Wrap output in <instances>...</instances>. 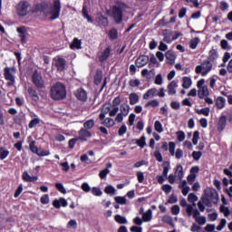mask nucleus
Returning <instances> with one entry per match:
<instances>
[{
  "label": "nucleus",
  "instance_id": "obj_1",
  "mask_svg": "<svg viewBox=\"0 0 232 232\" xmlns=\"http://www.w3.org/2000/svg\"><path fill=\"white\" fill-rule=\"evenodd\" d=\"M40 8L46 17L50 15L49 19L55 21L61 15V0H53V4H41Z\"/></svg>",
  "mask_w": 232,
  "mask_h": 232
},
{
  "label": "nucleus",
  "instance_id": "obj_2",
  "mask_svg": "<svg viewBox=\"0 0 232 232\" xmlns=\"http://www.w3.org/2000/svg\"><path fill=\"white\" fill-rule=\"evenodd\" d=\"M51 97L53 101H62L66 98V86L61 82H56L51 87Z\"/></svg>",
  "mask_w": 232,
  "mask_h": 232
},
{
  "label": "nucleus",
  "instance_id": "obj_3",
  "mask_svg": "<svg viewBox=\"0 0 232 232\" xmlns=\"http://www.w3.org/2000/svg\"><path fill=\"white\" fill-rule=\"evenodd\" d=\"M202 200L207 208H212L213 204H218V192L216 189H211L202 198Z\"/></svg>",
  "mask_w": 232,
  "mask_h": 232
},
{
  "label": "nucleus",
  "instance_id": "obj_4",
  "mask_svg": "<svg viewBox=\"0 0 232 232\" xmlns=\"http://www.w3.org/2000/svg\"><path fill=\"white\" fill-rule=\"evenodd\" d=\"M126 10V5L120 4L112 7V17L116 24H121L122 23V14Z\"/></svg>",
  "mask_w": 232,
  "mask_h": 232
},
{
  "label": "nucleus",
  "instance_id": "obj_5",
  "mask_svg": "<svg viewBox=\"0 0 232 232\" xmlns=\"http://www.w3.org/2000/svg\"><path fill=\"white\" fill-rule=\"evenodd\" d=\"M211 70H213V63L207 60L196 67V73H201L202 77H206Z\"/></svg>",
  "mask_w": 232,
  "mask_h": 232
},
{
  "label": "nucleus",
  "instance_id": "obj_6",
  "mask_svg": "<svg viewBox=\"0 0 232 232\" xmlns=\"http://www.w3.org/2000/svg\"><path fill=\"white\" fill-rule=\"evenodd\" d=\"M31 5L30 3L26 1H21L18 5H16V14L20 17H24L30 14Z\"/></svg>",
  "mask_w": 232,
  "mask_h": 232
},
{
  "label": "nucleus",
  "instance_id": "obj_7",
  "mask_svg": "<svg viewBox=\"0 0 232 232\" xmlns=\"http://www.w3.org/2000/svg\"><path fill=\"white\" fill-rule=\"evenodd\" d=\"M16 71L15 67H5L4 69V77L5 81H9L7 86H15V76L12 75L11 72H15Z\"/></svg>",
  "mask_w": 232,
  "mask_h": 232
},
{
  "label": "nucleus",
  "instance_id": "obj_8",
  "mask_svg": "<svg viewBox=\"0 0 232 232\" xmlns=\"http://www.w3.org/2000/svg\"><path fill=\"white\" fill-rule=\"evenodd\" d=\"M32 81L37 90H43L44 88V80H43V75L38 71H34L33 73Z\"/></svg>",
  "mask_w": 232,
  "mask_h": 232
},
{
  "label": "nucleus",
  "instance_id": "obj_9",
  "mask_svg": "<svg viewBox=\"0 0 232 232\" xmlns=\"http://www.w3.org/2000/svg\"><path fill=\"white\" fill-rule=\"evenodd\" d=\"M121 104V96H117L113 99L112 104H111V117H115L119 113V105Z\"/></svg>",
  "mask_w": 232,
  "mask_h": 232
},
{
  "label": "nucleus",
  "instance_id": "obj_10",
  "mask_svg": "<svg viewBox=\"0 0 232 232\" xmlns=\"http://www.w3.org/2000/svg\"><path fill=\"white\" fill-rule=\"evenodd\" d=\"M191 217H193L199 226H204L207 222L206 217L200 216V211L197 208L192 211Z\"/></svg>",
  "mask_w": 232,
  "mask_h": 232
},
{
  "label": "nucleus",
  "instance_id": "obj_11",
  "mask_svg": "<svg viewBox=\"0 0 232 232\" xmlns=\"http://www.w3.org/2000/svg\"><path fill=\"white\" fill-rule=\"evenodd\" d=\"M111 103H105L102 106V109L99 115L100 121H104V119L106 118V115H108V113H109L110 117H111Z\"/></svg>",
  "mask_w": 232,
  "mask_h": 232
},
{
  "label": "nucleus",
  "instance_id": "obj_12",
  "mask_svg": "<svg viewBox=\"0 0 232 232\" xmlns=\"http://www.w3.org/2000/svg\"><path fill=\"white\" fill-rule=\"evenodd\" d=\"M162 35L164 43H167V44H171V43H173V31L165 29L162 31Z\"/></svg>",
  "mask_w": 232,
  "mask_h": 232
},
{
  "label": "nucleus",
  "instance_id": "obj_13",
  "mask_svg": "<svg viewBox=\"0 0 232 232\" xmlns=\"http://www.w3.org/2000/svg\"><path fill=\"white\" fill-rule=\"evenodd\" d=\"M74 94L79 101H82V102H86V101H88V92L82 88L78 89Z\"/></svg>",
  "mask_w": 232,
  "mask_h": 232
},
{
  "label": "nucleus",
  "instance_id": "obj_14",
  "mask_svg": "<svg viewBox=\"0 0 232 232\" xmlns=\"http://www.w3.org/2000/svg\"><path fill=\"white\" fill-rule=\"evenodd\" d=\"M16 32L19 34V37L21 39L22 44H26L27 37H28V33L26 32V28H24V26L18 27L16 29Z\"/></svg>",
  "mask_w": 232,
  "mask_h": 232
},
{
  "label": "nucleus",
  "instance_id": "obj_15",
  "mask_svg": "<svg viewBox=\"0 0 232 232\" xmlns=\"http://www.w3.org/2000/svg\"><path fill=\"white\" fill-rule=\"evenodd\" d=\"M110 53H111V45H108L99 55V60L101 63H104V61L108 60L110 57Z\"/></svg>",
  "mask_w": 232,
  "mask_h": 232
},
{
  "label": "nucleus",
  "instance_id": "obj_16",
  "mask_svg": "<svg viewBox=\"0 0 232 232\" xmlns=\"http://www.w3.org/2000/svg\"><path fill=\"white\" fill-rule=\"evenodd\" d=\"M136 66L137 68H142V66H146L148 63H150V57L147 55H140L136 59Z\"/></svg>",
  "mask_w": 232,
  "mask_h": 232
},
{
  "label": "nucleus",
  "instance_id": "obj_17",
  "mask_svg": "<svg viewBox=\"0 0 232 232\" xmlns=\"http://www.w3.org/2000/svg\"><path fill=\"white\" fill-rule=\"evenodd\" d=\"M54 65L60 72H63L66 68V60L64 58H62L61 56H58L54 60Z\"/></svg>",
  "mask_w": 232,
  "mask_h": 232
},
{
  "label": "nucleus",
  "instance_id": "obj_18",
  "mask_svg": "<svg viewBox=\"0 0 232 232\" xmlns=\"http://www.w3.org/2000/svg\"><path fill=\"white\" fill-rule=\"evenodd\" d=\"M180 206L182 208H186V213L188 217H191V215H193V211L195 210L193 208V205L188 204V201H186V198H183L180 200Z\"/></svg>",
  "mask_w": 232,
  "mask_h": 232
},
{
  "label": "nucleus",
  "instance_id": "obj_19",
  "mask_svg": "<svg viewBox=\"0 0 232 232\" xmlns=\"http://www.w3.org/2000/svg\"><path fill=\"white\" fill-rule=\"evenodd\" d=\"M80 140H88L92 137V132L86 129H81L78 132Z\"/></svg>",
  "mask_w": 232,
  "mask_h": 232
},
{
  "label": "nucleus",
  "instance_id": "obj_20",
  "mask_svg": "<svg viewBox=\"0 0 232 232\" xmlns=\"http://www.w3.org/2000/svg\"><path fill=\"white\" fill-rule=\"evenodd\" d=\"M227 122V119L226 115H222L219 118L218 122V130L224 131Z\"/></svg>",
  "mask_w": 232,
  "mask_h": 232
},
{
  "label": "nucleus",
  "instance_id": "obj_21",
  "mask_svg": "<svg viewBox=\"0 0 232 232\" xmlns=\"http://www.w3.org/2000/svg\"><path fill=\"white\" fill-rule=\"evenodd\" d=\"M179 87V84H177V82L172 81L168 85V93L169 95H175L177 93V88Z\"/></svg>",
  "mask_w": 232,
  "mask_h": 232
},
{
  "label": "nucleus",
  "instance_id": "obj_22",
  "mask_svg": "<svg viewBox=\"0 0 232 232\" xmlns=\"http://www.w3.org/2000/svg\"><path fill=\"white\" fill-rule=\"evenodd\" d=\"M216 107L218 110H224V108H226V98L218 96L216 99Z\"/></svg>",
  "mask_w": 232,
  "mask_h": 232
},
{
  "label": "nucleus",
  "instance_id": "obj_23",
  "mask_svg": "<svg viewBox=\"0 0 232 232\" xmlns=\"http://www.w3.org/2000/svg\"><path fill=\"white\" fill-rule=\"evenodd\" d=\"M27 92L29 93L30 97H32L33 101L35 102L39 101V94H37V91L34 87H28Z\"/></svg>",
  "mask_w": 232,
  "mask_h": 232
},
{
  "label": "nucleus",
  "instance_id": "obj_24",
  "mask_svg": "<svg viewBox=\"0 0 232 232\" xmlns=\"http://www.w3.org/2000/svg\"><path fill=\"white\" fill-rule=\"evenodd\" d=\"M157 95V88H152L147 91V93L143 95V99L148 101V99H151L156 97Z\"/></svg>",
  "mask_w": 232,
  "mask_h": 232
},
{
  "label": "nucleus",
  "instance_id": "obj_25",
  "mask_svg": "<svg viewBox=\"0 0 232 232\" xmlns=\"http://www.w3.org/2000/svg\"><path fill=\"white\" fill-rule=\"evenodd\" d=\"M153 219V211L151 209H148L145 213H143L142 220L143 222H151Z\"/></svg>",
  "mask_w": 232,
  "mask_h": 232
},
{
  "label": "nucleus",
  "instance_id": "obj_26",
  "mask_svg": "<svg viewBox=\"0 0 232 232\" xmlns=\"http://www.w3.org/2000/svg\"><path fill=\"white\" fill-rule=\"evenodd\" d=\"M209 95V90L208 86L204 85L200 89H198V97L199 99H204V97H208Z\"/></svg>",
  "mask_w": 232,
  "mask_h": 232
},
{
  "label": "nucleus",
  "instance_id": "obj_27",
  "mask_svg": "<svg viewBox=\"0 0 232 232\" xmlns=\"http://www.w3.org/2000/svg\"><path fill=\"white\" fill-rule=\"evenodd\" d=\"M165 58L167 59L169 64H175V54L173 53V51H168L165 53Z\"/></svg>",
  "mask_w": 232,
  "mask_h": 232
},
{
  "label": "nucleus",
  "instance_id": "obj_28",
  "mask_svg": "<svg viewBox=\"0 0 232 232\" xmlns=\"http://www.w3.org/2000/svg\"><path fill=\"white\" fill-rule=\"evenodd\" d=\"M129 101L130 106H135L139 102V94L135 92H131L129 96Z\"/></svg>",
  "mask_w": 232,
  "mask_h": 232
},
{
  "label": "nucleus",
  "instance_id": "obj_29",
  "mask_svg": "<svg viewBox=\"0 0 232 232\" xmlns=\"http://www.w3.org/2000/svg\"><path fill=\"white\" fill-rule=\"evenodd\" d=\"M120 113L124 115V117H128V115L130 114V106L128 105V103H122L120 106Z\"/></svg>",
  "mask_w": 232,
  "mask_h": 232
},
{
  "label": "nucleus",
  "instance_id": "obj_30",
  "mask_svg": "<svg viewBox=\"0 0 232 232\" xmlns=\"http://www.w3.org/2000/svg\"><path fill=\"white\" fill-rule=\"evenodd\" d=\"M22 179L24 182H35L37 180V177H32L26 171L22 174Z\"/></svg>",
  "mask_w": 232,
  "mask_h": 232
},
{
  "label": "nucleus",
  "instance_id": "obj_31",
  "mask_svg": "<svg viewBox=\"0 0 232 232\" xmlns=\"http://www.w3.org/2000/svg\"><path fill=\"white\" fill-rule=\"evenodd\" d=\"M182 81H183L182 88H184L185 90H189V88H191V84H193L191 78L185 76L183 77Z\"/></svg>",
  "mask_w": 232,
  "mask_h": 232
},
{
  "label": "nucleus",
  "instance_id": "obj_32",
  "mask_svg": "<svg viewBox=\"0 0 232 232\" xmlns=\"http://www.w3.org/2000/svg\"><path fill=\"white\" fill-rule=\"evenodd\" d=\"M175 175L178 177L179 180H182V179H184V169L182 168V165L177 166Z\"/></svg>",
  "mask_w": 232,
  "mask_h": 232
},
{
  "label": "nucleus",
  "instance_id": "obj_33",
  "mask_svg": "<svg viewBox=\"0 0 232 232\" xmlns=\"http://www.w3.org/2000/svg\"><path fill=\"white\" fill-rule=\"evenodd\" d=\"M169 169H171V165L169 161H163V172L162 175L165 177V179L168 178V173L169 172Z\"/></svg>",
  "mask_w": 232,
  "mask_h": 232
},
{
  "label": "nucleus",
  "instance_id": "obj_34",
  "mask_svg": "<svg viewBox=\"0 0 232 232\" xmlns=\"http://www.w3.org/2000/svg\"><path fill=\"white\" fill-rule=\"evenodd\" d=\"M82 44V42H81V40H79L78 38H74L72 43L71 44V49L73 50L74 48H76V50H81Z\"/></svg>",
  "mask_w": 232,
  "mask_h": 232
},
{
  "label": "nucleus",
  "instance_id": "obj_35",
  "mask_svg": "<svg viewBox=\"0 0 232 232\" xmlns=\"http://www.w3.org/2000/svg\"><path fill=\"white\" fill-rule=\"evenodd\" d=\"M101 82H102V72L101 70H97L96 74L94 75V83L99 86Z\"/></svg>",
  "mask_w": 232,
  "mask_h": 232
},
{
  "label": "nucleus",
  "instance_id": "obj_36",
  "mask_svg": "<svg viewBox=\"0 0 232 232\" xmlns=\"http://www.w3.org/2000/svg\"><path fill=\"white\" fill-rule=\"evenodd\" d=\"M82 14V17H84V19H87L88 23H93V19H92V16L90 14H88V7H86V5H83Z\"/></svg>",
  "mask_w": 232,
  "mask_h": 232
},
{
  "label": "nucleus",
  "instance_id": "obj_37",
  "mask_svg": "<svg viewBox=\"0 0 232 232\" xmlns=\"http://www.w3.org/2000/svg\"><path fill=\"white\" fill-rule=\"evenodd\" d=\"M217 59H218V52H217L216 49H211L209 51V56H208V61L213 62V61H217Z\"/></svg>",
  "mask_w": 232,
  "mask_h": 232
},
{
  "label": "nucleus",
  "instance_id": "obj_38",
  "mask_svg": "<svg viewBox=\"0 0 232 232\" xmlns=\"http://www.w3.org/2000/svg\"><path fill=\"white\" fill-rule=\"evenodd\" d=\"M102 124H103V126H106V128H113V125L115 124V121L113 120V118H106Z\"/></svg>",
  "mask_w": 232,
  "mask_h": 232
},
{
  "label": "nucleus",
  "instance_id": "obj_39",
  "mask_svg": "<svg viewBox=\"0 0 232 232\" xmlns=\"http://www.w3.org/2000/svg\"><path fill=\"white\" fill-rule=\"evenodd\" d=\"M196 111L198 115H205V117H209V112L211 111V109H209V107H206L200 110H197Z\"/></svg>",
  "mask_w": 232,
  "mask_h": 232
},
{
  "label": "nucleus",
  "instance_id": "obj_40",
  "mask_svg": "<svg viewBox=\"0 0 232 232\" xmlns=\"http://www.w3.org/2000/svg\"><path fill=\"white\" fill-rule=\"evenodd\" d=\"M199 43H200V38H198V37L191 39L189 42V48H191V50H196V48H197V46H198Z\"/></svg>",
  "mask_w": 232,
  "mask_h": 232
},
{
  "label": "nucleus",
  "instance_id": "obj_41",
  "mask_svg": "<svg viewBox=\"0 0 232 232\" xmlns=\"http://www.w3.org/2000/svg\"><path fill=\"white\" fill-rule=\"evenodd\" d=\"M109 37L111 41H115V39H118L119 32L117 31V29L115 28L111 29L109 32Z\"/></svg>",
  "mask_w": 232,
  "mask_h": 232
},
{
  "label": "nucleus",
  "instance_id": "obj_42",
  "mask_svg": "<svg viewBox=\"0 0 232 232\" xmlns=\"http://www.w3.org/2000/svg\"><path fill=\"white\" fill-rule=\"evenodd\" d=\"M95 126V121L94 120H88L83 123L84 130H92Z\"/></svg>",
  "mask_w": 232,
  "mask_h": 232
},
{
  "label": "nucleus",
  "instance_id": "obj_43",
  "mask_svg": "<svg viewBox=\"0 0 232 232\" xmlns=\"http://www.w3.org/2000/svg\"><path fill=\"white\" fill-rule=\"evenodd\" d=\"M114 220L118 222V224H128V219L126 218L121 216V215H116L114 217Z\"/></svg>",
  "mask_w": 232,
  "mask_h": 232
},
{
  "label": "nucleus",
  "instance_id": "obj_44",
  "mask_svg": "<svg viewBox=\"0 0 232 232\" xmlns=\"http://www.w3.org/2000/svg\"><path fill=\"white\" fill-rule=\"evenodd\" d=\"M154 130L158 132V133H162V131H164V128L162 127V123H160V121H156L154 123Z\"/></svg>",
  "mask_w": 232,
  "mask_h": 232
},
{
  "label": "nucleus",
  "instance_id": "obj_45",
  "mask_svg": "<svg viewBox=\"0 0 232 232\" xmlns=\"http://www.w3.org/2000/svg\"><path fill=\"white\" fill-rule=\"evenodd\" d=\"M219 211L220 213H223L225 217H229V215H231V211L229 210V208L224 205L220 206Z\"/></svg>",
  "mask_w": 232,
  "mask_h": 232
},
{
  "label": "nucleus",
  "instance_id": "obj_46",
  "mask_svg": "<svg viewBox=\"0 0 232 232\" xmlns=\"http://www.w3.org/2000/svg\"><path fill=\"white\" fill-rule=\"evenodd\" d=\"M136 144L140 148H144L146 146V136H141L140 139L136 140Z\"/></svg>",
  "mask_w": 232,
  "mask_h": 232
},
{
  "label": "nucleus",
  "instance_id": "obj_47",
  "mask_svg": "<svg viewBox=\"0 0 232 232\" xmlns=\"http://www.w3.org/2000/svg\"><path fill=\"white\" fill-rule=\"evenodd\" d=\"M8 155H10V151L5 150L4 148H0V160H5Z\"/></svg>",
  "mask_w": 232,
  "mask_h": 232
},
{
  "label": "nucleus",
  "instance_id": "obj_48",
  "mask_svg": "<svg viewBox=\"0 0 232 232\" xmlns=\"http://www.w3.org/2000/svg\"><path fill=\"white\" fill-rule=\"evenodd\" d=\"M159 104H160L159 100H151L145 104V108H150V106H151L152 108H157Z\"/></svg>",
  "mask_w": 232,
  "mask_h": 232
},
{
  "label": "nucleus",
  "instance_id": "obj_49",
  "mask_svg": "<svg viewBox=\"0 0 232 232\" xmlns=\"http://www.w3.org/2000/svg\"><path fill=\"white\" fill-rule=\"evenodd\" d=\"M114 200H115L116 204H121V206H124V204H126V202H127L126 198L121 197V196L115 197Z\"/></svg>",
  "mask_w": 232,
  "mask_h": 232
},
{
  "label": "nucleus",
  "instance_id": "obj_50",
  "mask_svg": "<svg viewBox=\"0 0 232 232\" xmlns=\"http://www.w3.org/2000/svg\"><path fill=\"white\" fill-rule=\"evenodd\" d=\"M200 139V132L198 130H196L193 134L192 143L194 146H197L198 144V140Z\"/></svg>",
  "mask_w": 232,
  "mask_h": 232
},
{
  "label": "nucleus",
  "instance_id": "obj_51",
  "mask_svg": "<svg viewBox=\"0 0 232 232\" xmlns=\"http://www.w3.org/2000/svg\"><path fill=\"white\" fill-rule=\"evenodd\" d=\"M99 23L101 26H108L109 22H108V17H105L104 15H100L99 17Z\"/></svg>",
  "mask_w": 232,
  "mask_h": 232
},
{
  "label": "nucleus",
  "instance_id": "obj_52",
  "mask_svg": "<svg viewBox=\"0 0 232 232\" xmlns=\"http://www.w3.org/2000/svg\"><path fill=\"white\" fill-rule=\"evenodd\" d=\"M176 135H177L178 140L179 142H184V140H186V133H184V131H182V130L177 131Z\"/></svg>",
  "mask_w": 232,
  "mask_h": 232
},
{
  "label": "nucleus",
  "instance_id": "obj_53",
  "mask_svg": "<svg viewBox=\"0 0 232 232\" xmlns=\"http://www.w3.org/2000/svg\"><path fill=\"white\" fill-rule=\"evenodd\" d=\"M104 191L107 195H115L116 189L113 188V186L109 185L104 188Z\"/></svg>",
  "mask_w": 232,
  "mask_h": 232
},
{
  "label": "nucleus",
  "instance_id": "obj_54",
  "mask_svg": "<svg viewBox=\"0 0 232 232\" xmlns=\"http://www.w3.org/2000/svg\"><path fill=\"white\" fill-rule=\"evenodd\" d=\"M175 148H176L175 142L173 141L169 142V151L171 157H175Z\"/></svg>",
  "mask_w": 232,
  "mask_h": 232
},
{
  "label": "nucleus",
  "instance_id": "obj_55",
  "mask_svg": "<svg viewBox=\"0 0 232 232\" xmlns=\"http://www.w3.org/2000/svg\"><path fill=\"white\" fill-rule=\"evenodd\" d=\"M55 188L60 191V193L66 195V188H64V185H63V183H55Z\"/></svg>",
  "mask_w": 232,
  "mask_h": 232
},
{
  "label": "nucleus",
  "instance_id": "obj_56",
  "mask_svg": "<svg viewBox=\"0 0 232 232\" xmlns=\"http://www.w3.org/2000/svg\"><path fill=\"white\" fill-rule=\"evenodd\" d=\"M91 191L94 197H101L102 195V190L97 187L92 188Z\"/></svg>",
  "mask_w": 232,
  "mask_h": 232
},
{
  "label": "nucleus",
  "instance_id": "obj_57",
  "mask_svg": "<svg viewBox=\"0 0 232 232\" xmlns=\"http://www.w3.org/2000/svg\"><path fill=\"white\" fill-rule=\"evenodd\" d=\"M29 148L33 153H35L36 155L39 153V148L35 146V141H32L29 144Z\"/></svg>",
  "mask_w": 232,
  "mask_h": 232
},
{
  "label": "nucleus",
  "instance_id": "obj_58",
  "mask_svg": "<svg viewBox=\"0 0 232 232\" xmlns=\"http://www.w3.org/2000/svg\"><path fill=\"white\" fill-rule=\"evenodd\" d=\"M126 131H128V127H126V125L123 124L120 127L118 130V135H120V137H122V135H124Z\"/></svg>",
  "mask_w": 232,
  "mask_h": 232
},
{
  "label": "nucleus",
  "instance_id": "obj_59",
  "mask_svg": "<svg viewBox=\"0 0 232 232\" xmlns=\"http://www.w3.org/2000/svg\"><path fill=\"white\" fill-rule=\"evenodd\" d=\"M220 46L222 50H231V47L229 46V44L227 42V40H221Z\"/></svg>",
  "mask_w": 232,
  "mask_h": 232
},
{
  "label": "nucleus",
  "instance_id": "obj_60",
  "mask_svg": "<svg viewBox=\"0 0 232 232\" xmlns=\"http://www.w3.org/2000/svg\"><path fill=\"white\" fill-rule=\"evenodd\" d=\"M172 189L173 188L171 187V185L165 184L162 186V191H164V193H166L167 195L171 193Z\"/></svg>",
  "mask_w": 232,
  "mask_h": 232
},
{
  "label": "nucleus",
  "instance_id": "obj_61",
  "mask_svg": "<svg viewBox=\"0 0 232 232\" xmlns=\"http://www.w3.org/2000/svg\"><path fill=\"white\" fill-rule=\"evenodd\" d=\"M175 157L179 160L184 157V151L181 149H177L175 152Z\"/></svg>",
  "mask_w": 232,
  "mask_h": 232
},
{
  "label": "nucleus",
  "instance_id": "obj_62",
  "mask_svg": "<svg viewBox=\"0 0 232 232\" xmlns=\"http://www.w3.org/2000/svg\"><path fill=\"white\" fill-rule=\"evenodd\" d=\"M40 202L42 204H48L50 202V196H48V194H44V196H42V198H40Z\"/></svg>",
  "mask_w": 232,
  "mask_h": 232
},
{
  "label": "nucleus",
  "instance_id": "obj_63",
  "mask_svg": "<svg viewBox=\"0 0 232 232\" xmlns=\"http://www.w3.org/2000/svg\"><path fill=\"white\" fill-rule=\"evenodd\" d=\"M188 202H197V200H198V197H197V195L194 193H190L188 196Z\"/></svg>",
  "mask_w": 232,
  "mask_h": 232
},
{
  "label": "nucleus",
  "instance_id": "obj_64",
  "mask_svg": "<svg viewBox=\"0 0 232 232\" xmlns=\"http://www.w3.org/2000/svg\"><path fill=\"white\" fill-rule=\"evenodd\" d=\"M192 157H193L194 160H200V157H202V152L201 151H193Z\"/></svg>",
  "mask_w": 232,
  "mask_h": 232
}]
</instances>
